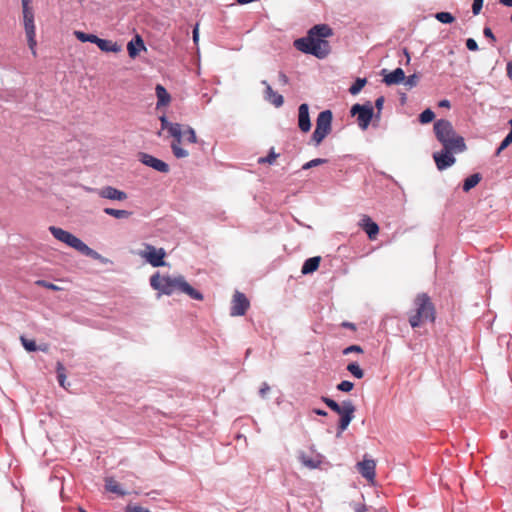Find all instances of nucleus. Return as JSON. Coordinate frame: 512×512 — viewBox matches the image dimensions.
<instances>
[{"label": "nucleus", "instance_id": "nucleus-44", "mask_svg": "<svg viewBox=\"0 0 512 512\" xmlns=\"http://www.w3.org/2000/svg\"><path fill=\"white\" fill-rule=\"evenodd\" d=\"M36 283L38 285L43 286V287H45L47 289H50V290H58L59 289L58 286H56L55 284H53L51 282H47L45 280H38Z\"/></svg>", "mask_w": 512, "mask_h": 512}, {"label": "nucleus", "instance_id": "nucleus-11", "mask_svg": "<svg viewBox=\"0 0 512 512\" xmlns=\"http://www.w3.org/2000/svg\"><path fill=\"white\" fill-rule=\"evenodd\" d=\"M167 131L169 135L174 138V141L171 143L173 155L178 159L188 157V151L180 146L184 131L182 130V125L179 123H173Z\"/></svg>", "mask_w": 512, "mask_h": 512}, {"label": "nucleus", "instance_id": "nucleus-57", "mask_svg": "<svg viewBox=\"0 0 512 512\" xmlns=\"http://www.w3.org/2000/svg\"><path fill=\"white\" fill-rule=\"evenodd\" d=\"M499 2L507 7H512V0H499Z\"/></svg>", "mask_w": 512, "mask_h": 512}, {"label": "nucleus", "instance_id": "nucleus-16", "mask_svg": "<svg viewBox=\"0 0 512 512\" xmlns=\"http://www.w3.org/2000/svg\"><path fill=\"white\" fill-rule=\"evenodd\" d=\"M250 303L245 294L236 291L233 300H232V306L230 310L231 316H243L247 309L249 308Z\"/></svg>", "mask_w": 512, "mask_h": 512}, {"label": "nucleus", "instance_id": "nucleus-5", "mask_svg": "<svg viewBox=\"0 0 512 512\" xmlns=\"http://www.w3.org/2000/svg\"><path fill=\"white\" fill-rule=\"evenodd\" d=\"M48 229L55 239L65 243L67 246L75 249L82 255L90 257L94 260H99L102 263H105L107 261L101 254H99L94 249L90 248L80 238L76 237L72 233L56 226H50Z\"/></svg>", "mask_w": 512, "mask_h": 512}, {"label": "nucleus", "instance_id": "nucleus-37", "mask_svg": "<svg viewBox=\"0 0 512 512\" xmlns=\"http://www.w3.org/2000/svg\"><path fill=\"white\" fill-rule=\"evenodd\" d=\"M325 162H326V159H321V158L312 159V160L308 161L307 163H305L302 166V169L303 170H308L310 168L319 166V165H321V164H323Z\"/></svg>", "mask_w": 512, "mask_h": 512}, {"label": "nucleus", "instance_id": "nucleus-9", "mask_svg": "<svg viewBox=\"0 0 512 512\" xmlns=\"http://www.w3.org/2000/svg\"><path fill=\"white\" fill-rule=\"evenodd\" d=\"M22 10H23V20L25 32L28 40L29 48L32 50L33 54H35V25H34V12L30 7L31 0H21Z\"/></svg>", "mask_w": 512, "mask_h": 512}, {"label": "nucleus", "instance_id": "nucleus-60", "mask_svg": "<svg viewBox=\"0 0 512 512\" xmlns=\"http://www.w3.org/2000/svg\"><path fill=\"white\" fill-rule=\"evenodd\" d=\"M342 326L345 328L352 329V322L345 321L342 323Z\"/></svg>", "mask_w": 512, "mask_h": 512}, {"label": "nucleus", "instance_id": "nucleus-51", "mask_svg": "<svg viewBox=\"0 0 512 512\" xmlns=\"http://www.w3.org/2000/svg\"><path fill=\"white\" fill-rule=\"evenodd\" d=\"M363 375V370L360 368L359 365L354 363V377L360 379L363 377Z\"/></svg>", "mask_w": 512, "mask_h": 512}, {"label": "nucleus", "instance_id": "nucleus-56", "mask_svg": "<svg viewBox=\"0 0 512 512\" xmlns=\"http://www.w3.org/2000/svg\"><path fill=\"white\" fill-rule=\"evenodd\" d=\"M313 412L317 415H320V416H326L327 413L326 411L322 410V409H314Z\"/></svg>", "mask_w": 512, "mask_h": 512}, {"label": "nucleus", "instance_id": "nucleus-43", "mask_svg": "<svg viewBox=\"0 0 512 512\" xmlns=\"http://www.w3.org/2000/svg\"><path fill=\"white\" fill-rule=\"evenodd\" d=\"M160 122H161V129L162 130H168L169 127H171L173 125L172 122H170L167 117L165 115H162L160 118H159Z\"/></svg>", "mask_w": 512, "mask_h": 512}, {"label": "nucleus", "instance_id": "nucleus-52", "mask_svg": "<svg viewBox=\"0 0 512 512\" xmlns=\"http://www.w3.org/2000/svg\"><path fill=\"white\" fill-rule=\"evenodd\" d=\"M199 40V31H198V24L193 29V41L197 43Z\"/></svg>", "mask_w": 512, "mask_h": 512}, {"label": "nucleus", "instance_id": "nucleus-26", "mask_svg": "<svg viewBox=\"0 0 512 512\" xmlns=\"http://www.w3.org/2000/svg\"><path fill=\"white\" fill-rule=\"evenodd\" d=\"M155 92L157 96V107L166 106L170 103V94L162 85L158 84L155 88Z\"/></svg>", "mask_w": 512, "mask_h": 512}, {"label": "nucleus", "instance_id": "nucleus-33", "mask_svg": "<svg viewBox=\"0 0 512 512\" xmlns=\"http://www.w3.org/2000/svg\"><path fill=\"white\" fill-rule=\"evenodd\" d=\"M435 117L434 112L431 109H425L420 115H419V121L422 124H427L431 121H433Z\"/></svg>", "mask_w": 512, "mask_h": 512}, {"label": "nucleus", "instance_id": "nucleus-45", "mask_svg": "<svg viewBox=\"0 0 512 512\" xmlns=\"http://www.w3.org/2000/svg\"><path fill=\"white\" fill-rule=\"evenodd\" d=\"M466 47L470 51H477L478 50V44L473 38H468L466 40Z\"/></svg>", "mask_w": 512, "mask_h": 512}, {"label": "nucleus", "instance_id": "nucleus-1", "mask_svg": "<svg viewBox=\"0 0 512 512\" xmlns=\"http://www.w3.org/2000/svg\"><path fill=\"white\" fill-rule=\"evenodd\" d=\"M332 34V29L327 24L314 25L305 37L294 41V47L305 54L324 59L330 53V45L326 38Z\"/></svg>", "mask_w": 512, "mask_h": 512}, {"label": "nucleus", "instance_id": "nucleus-42", "mask_svg": "<svg viewBox=\"0 0 512 512\" xmlns=\"http://www.w3.org/2000/svg\"><path fill=\"white\" fill-rule=\"evenodd\" d=\"M337 388L340 390V391H344V392H349L352 390V382L351 381H348V380H344L342 381L338 386Z\"/></svg>", "mask_w": 512, "mask_h": 512}, {"label": "nucleus", "instance_id": "nucleus-58", "mask_svg": "<svg viewBox=\"0 0 512 512\" xmlns=\"http://www.w3.org/2000/svg\"><path fill=\"white\" fill-rule=\"evenodd\" d=\"M440 107H450V102L448 100H441L439 102Z\"/></svg>", "mask_w": 512, "mask_h": 512}, {"label": "nucleus", "instance_id": "nucleus-4", "mask_svg": "<svg viewBox=\"0 0 512 512\" xmlns=\"http://www.w3.org/2000/svg\"><path fill=\"white\" fill-rule=\"evenodd\" d=\"M434 133L443 148L452 149V152L461 153L466 150L464 138L458 135L452 123L446 119H439L434 123Z\"/></svg>", "mask_w": 512, "mask_h": 512}, {"label": "nucleus", "instance_id": "nucleus-19", "mask_svg": "<svg viewBox=\"0 0 512 512\" xmlns=\"http://www.w3.org/2000/svg\"><path fill=\"white\" fill-rule=\"evenodd\" d=\"M298 127L302 132H308L311 129L309 106L307 103H302L298 107Z\"/></svg>", "mask_w": 512, "mask_h": 512}, {"label": "nucleus", "instance_id": "nucleus-61", "mask_svg": "<svg viewBox=\"0 0 512 512\" xmlns=\"http://www.w3.org/2000/svg\"><path fill=\"white\" fill-rule=\"evenodd\" d=\"M346 369L352 373V369H353V366H352V362L348 363L347 366H346Z\"/></svg>", "mask_w": 512, "mask_h": 512}, {"label": "nucleus", "instance_id": "nucleus-48", "mask_svg": "<svg viewBox=\"0 0 512 512\" xmlns=\"http://www.w3.org/2000/svg\"><path fill=\"white\" fill-rule=\"evenodd\" d=\"M483 34H484L485 37L489 38L491 41H493V42L496 41V38H495L492 30L489 27H485L483 29Z\"/></svg>", "mask_w": 512, "mask_h": 512}, {"label": "nucleus", "instance_id": "nucleus-18", "mask_svg": "<svg viewBox=\"0 0 512 512\" xmlns=\"http://www.w3.org/2000/svg\"><path fill=\"white\" fill-rule=\"evenodd\" d=\"M261 84L265 86L264 95H263L264 100L267 101L268 103L272 104L276 108L283 106V104H284L283 96L278 94L277 92H275L272 89L271 85L266 80H262Z\"/></svg>", "mask_w": 512, "mask_h": 512}, {"label": "nucleus", "instance_id": "nucleus-12", "mask_svg": "<svg viewBox=\"0 0 512 512\" xmlns=\"http://www.w3.org/2000/svg\"><path fill=\"white\" fill-rule=\"evenodd\" d=\"M354 115H357L359 127L362 130H366L373 117H375L371 102H367L363 105L354 104Z\"/></svg>", "mask_w": 512, "mask_h": 512}, {"label": "nucleus", "instance_id": "nucleus-49", "mask_svg": "<svg viewBox=\"0 0 512 512\" xmlns=\"http://www.w3.org/2000/svg\"><path fill=\"white\" fill-rule=\"evenodd\" d=\"M511 143L508 139L504 138L501 142L500 146L498 147L496 151V155H499L505 148H507Z\"/></svg>", "mask_w": 512, "mask_h": 512}, {"label": "nucleus", "instance_id": "nucleus-14", "mask_svg": "<svg viewBox=\"0 0 512 512\" xmlns=\"http://www.w3.org/2000/svg\"><path fill=\"white\" fill-rule=\"evenodd\" d=\"M146 250L147 251L142 254V257L153 267H161L166 264L164 261L166 253L163 248L156 249L154 246L147 244Z\"/></svg>", "mask_w": 512, "mask_h": 512}, {"label": "nucleus", "instance_id": "nucleus-22", "mask_svg": "<svg viewBox=\"0 0 512 512\" xmlns=\"http://www.w3.org/2000/svg\"><path fill=\"white\" fill-rule=\"evenodd\" d=\"M405 80V73L402 68H396L395 70L384 74L383 81L387 85H397L403 83Z\"/></svg>", "mask_w": 512, "mask_h": 512}, {"label": "nucleus", "instance_id": "nucleus-23", "mask_svg": "<svg viewBox=\"0 0 512 512\" xmlns=\"http://www.w3.org/2000/svg\"><path fill=\"white\" fill-rule=\"evenodd\" d=\"M320 261V256H314L306 259L302 265L301 273L303 275H308L315 272L319 267Z\"/></svg>", "mask_w": 512, "mask_h": 512}, {"label": "nucleus", "instance_id": "nucleus-41", "mask_svg": "<svg viewBox=\"0 0 512 512\" xmlns=\"http://www.w3.org/2000/svg\"><path fill=\"white\" fill-rule=\"evenodd\" d=\"M484 0H473L472 12L474 15H478L483 7Z\"/></svg>", "mask_w": 512, "mask_h": 512}, {"label": "nucleus", "instance_id": "nucleus-39", "mask_svg": "<svg viewBox=\"0 0 512 512\" xmlns=\"http://www.w3.org/2000/svg\"><path fill=\"white\" fill-rule=\"evenodd\" d=\"M365 84H366L365 78H357L354 81V95L357 94L358 92H360Z\"/></svg>", "mask_w": 512, "mask_h": 512}, {"label": "nucleus", "instance_id": "nucleus-31", "mask_svg": "<svg viewBox=\"0 0 512 512\" xmlns=\"http://www.w3.org/2000/svg\"><path fill=\"white\" fill-rule=\"evenodd\" d=\"M435 18L439 22L444 23V24H450L455 20L454 16L449 12H438L435 15Z\"/></svg>", "mask_w": 512, "mask_h": 512}, {"label": "nucleus", "instance_id": "nucleus-6", "mask_svg": "<svg viewBox=\"0 0 512 512\" xmlns=\"http://www.w3.org/2000/svg\"><path fill=\"white\" fill-rule=\"evenodd\" d=\"M415 313L409 317L411 327L416 328L425 321L433 322L435 319L434 306L425 293L419 294L414 301Z\"/></svg>", "mask_w": 512, "mask_h": 512}, {"label": "nucleus", "instance_id": "nucleus-17", "mask_svg": "<svg viewBox=\"0 0 512 512\" xmlns=\"http://www.w3.org/2000/svg\"><path fill=\"white\" fill-rule=\"evenodd\" d=\"M139 160L141 161L142 164L151 167L158 172L168 173L170 171V167L166 162L150 154L140 153Z\"/></svg>", "mask_w": 512, "mask_h": 512}, {"label": "nucleus", "instance_id": "nucleus-10", "mask_svg": "<svg viewBox=\"0 0 512 512\" xmlns=\"http://www.w3.org/2000/svg\"><path fill=\"white\" fill-rule=\"evenodd\" d=\"M356 469L359 474L371 486L376 483V460L369 454H364L363 458L356 463Z\"/></svg>", "mask_w": 512, "mask_h": 512}, {"label": "nucleus", "instance_id": "nucleus-59", "mask_svg": "<svg viewBox=\"0 0 512 512\" xmlns=\"http://www.w3.org/2000/svg\"><path fill=\"white\" fill-rule=\"evenodd\" d=\"M352 353V345L346 347L344 350H343V354L344 355H348V354H351Z\"/></svg>", "mask_w": 512, "mask_h": 512}, {"label": "nucleus", "instance_id": "nucleus-40", "mask_svg": "<svg viewBox=\"0 0 512 512\" xmlns=\"http://www.w3.org/2000/svg\"><path fill=\"white\" fill-rule=\"evenodd\" d=\"M126 512H151L149 509L139 505H128Z\"/></svg>", "mask_w": 512, "mask_h": 512}, {"label": "nucleus", "instance_id": "nucleus-20", "mask_svg": "<svg viewBox=\"0 0 512 512\" xmlns=\"http://www.w3.org/2000/svg\"><path fill=\"white\" fill-rule=\"evenodd\" d=\"M359 226L368 235L370 240L376 239L379 233V226L369 216L364 215L359 222Z\"/></svg>", "mask_w": 512, "mask_h": 512}, {"label": "nucleus", "instance_id": "nucleus-53", "mask_svg": "<svg viewBox=\"0 0 512 512\" xmlns=\"http://www.w3.org/2000/svg\"><path fill=\"white\" fill-rule=\"evenodd\" d=\"M507 76L512 80V61L507 63Z\"/></svg>", "mask_w": 512, "mask_h": 512}, {"label": "nucleus", "instance_id": "nucleus-30", "mask_svg": "<svg viewBox=\"0 0 512 512\" xmlns=\"http://www.w3.org/2000/svg\"><path fill=\"white\" fill-rule=\"evenodd\" d=\"M300 461H301V463H302L304 466H306V467H308V468H310V469H315V468H317V467L319 466V464H320V461L315 460V459H313V458H310V457H308V456H307V455H305V454H301V456H300Z\"/></svg>", "mask_w": 512, "mask_h": 512}, {"label": "nucleus", "instance_id": "nucleus-54", "mask_svg": "<svg viewBox=\"0 0 512 512\" xmlns=\"http://www.w3.org/2000/svg\"><path fill=\"white\" fill-rule=\"evenodd\" d=\"M509 124L511 126V129L505 138L508 139L510 143H512V119L509 121Z\"/></svg>", "mask_w": 512, "mask_h": 512}, {"label": "nucleus", "instance_id": "nucleus-29", "mask_svg": "<svg viewBox=\"0 0 512 512\" xmlns=\"http://www.w3.org/2000/svg\"><path fill=\"white\" fill-rule=\"evenodd\" d=\"M74 35L79 41H81L83 43L90 42V43L95 44L98 39V36H96L94 34H88V33L82 32V31H75Z\"/></svg>", "mask_w": 512, "mask_h": 512}, {"label": "nucleus", "instance_id": "nucleus-64", "mask_svg": "<svg viewBox=\"0 0 512 512\" xmlns=\"http://www.w3.org/2000/svg\"><path fill=\"white\" fill-rule=\"evenodd\" d=\"M81 512H87V511L81 509Z\"/></svg>", "mask_w": 512, "mask_h": 512}, {"label": "nucleus", "instance_id": "nucleus-7", "mask_svg": "<svg viewBox=\"0 0 512 512\" xmlns=\"http://www.w3.org/2000/svg\"><path fill=\"white\" fill-rule=\"evenodd\" d=\"M322 400L331 410L340 416L337 432V437H339L342 432L347 429L352 420V402L347 401L340 405L328 397H323Z\"/></svg>", "mask_w": 512, "mask_h": 512}, {"label": "nucleus", "instance_id": "nucleus-38", "mask_svg": "<svg viewBox=\"0 0 512 512\" xmlns=\"http://www.w3.org/2000/svg\"><path fill=\"white\" fill-rule=\"evenodd\" d=\"M384 97L383 96H379L376 100H375V107L377 109V113L375 114V119L376 120H379L380 119V115H381V111L383 109V105H384Z\"/></svg>", "mask_w": 512, "mask_h": 512}, {"label": "nucleus", "instance_id": "nucleus-50", "mask_svg": "<svg viewBox=\"0 0 512 512\" xmlns=\"http://www.w3.org/2000/svg\"><path fill=\"white\" fill-rule=\"evenodd\" d=\"M278 81L282 85H287L289 83V78L287 77V75L285 73L279 72Z\"/></svg>", "mask_w": 512, "mask_h": 512}, {"label": "nucleus", "instance_id": "nucleus-34", "mask_svg": "<svg viewBox=\"0 0 512 512\" xmlns=\"http://www.w3.org/2000/svg\"><path fill=\"white\" fill-rule=\"evenodd\" d=\"M183 135L186 136V140L189 143H197L198 141L196 132L191 126H186Z\"/></svg>", "mask_w": 512, "mask_h": 512}, {"label": "nucleus", "instance_id": "nucleus-3", "mask_svg": "<svg viewBox=\"0 0 512 512\" xmlns=\"http://www.w3.org/2000/svg\"><path fill=\"white\" fill-rule=\"evenodd\" d=\"M150 285L154 290L159 291L160 294L170 296L176 292H181L194 300L200 301L203 299L202 293L194 289L182 275L176 277L169 275L161 276L156 272L150 277Z\"/></svg>", "mask_w": 512, "mask_h": 512}, {"label": "nucleus", "instance_id": "nucleus-47", "mask_svg": "<svg viewBox=\"0 0 512 512\" xmlns=\"http://www.w3.org/2000/svg\"><path fill=\"white\" fill-rule=\"evenodd\" d=\"M278 155L273 151L270 152L265 158L260 159V162L273 163Z\"/></svg>", "mask_w": 512, "mask_h": 512}, {"label": "nucleus", "instance_id": "nucleus-28", "mask_svg": "<svg viewBox=\"0 0 512 512\" xmlns=\"http://www.w3.org/2000/svg\"><path fill=\"white\" fill-rule=\"evenodd\" d=\"M481 180V176L478 173L472 174L464 180L463 191L468 192L474 188Z\"/></svg>", "mask_w": 512, "mask_h": 512}, {"label": "nucleus", "instance_id": "nucleus-55", "mask_svg": "<svg viewBox=\"0 0 512 512\" xmlns=\"http://www.w3.org/2000/svg\"><path fill=\"white\" fill-rule=\"evenodd\" d=\"M356 512H369V509L365 505H361L356 508Z\"/></svg>", "mask_w": 512, "mask_h": 512}, {"label": "nucleus", "instance_id": "nucleus-46", "mask_svg": "<svg viewBox=\"0 0 512 512\" xmlns=\"http://www.w3.org/2000/svg\"><path fill=\"white\" fill-rule=\"evenodd\" d=\"M270 391V386L268 383L264 382L262 383L261 388L259 389V395L261 398H266L267 393Z\"/></svg>", "mask_w": 512, "mask_h": 512}, {"label": "nucleus", "instance_id": "nucleus-27", "mask_svg": "<svg viewBox=\"0 0 512 512\" xmlns=\"http://www.w3.org/2000/svg\"><path fill=\"white\" fill-rule=\"evenodd\" d=\"M103 212L116 219H128L132 215L131 211L114 208H104Z\"/></svg>", "mask_w": 512, "mask_h": 512}, {"label": "nucleus", "instance_id": "nucleus-35", "mask_svg": "<svg viewBox=\"0 0 512 512\" xmlns=\"http://www.w3.org/2000/svg\"><path fill=\"white\" fill-rule=\"evenodd\" d=\"M419 82V77L416 74L409 75L408 77H405V80L403 81L404 85L408 87L409 89L417 86Z\"/></svg>", "mask_w": 512, "mask_h": 512}, {"label": "nucleus", "instance_id": "nucleus-24", "mask_svg": "<svg viewBox=\"0 0 512 512\" xmlns=\"http://www.w3.org/2000/svg\"><path fill=\"white\" fill-rule=\"evenodd\" d=\"M105 489L108 492L117 494L118 496H125L128 494V492L125 491L113 477L105 478Z\"/></svg>", "mask_w": 512, "mask_h": 512}, {"label": "nucleus", "instance_id": "nucleus-63", "mask_svg": "<svg viewBox=\"0 0 512 512\" xmlns=\"http://www.w3.org/2000/svg\"><path fill=\"white\" fill-rule=\"evenodd\" d=\"M348 92L352 94V85L348 88Z\"/></svg>", "mask_w": 512, "mask_h": 512}, {"label": "nucleus", "instance_id": "nucleus-8", "mask_svg": "<svg viewBox=\"0 0 512 512\" xmlns=\"http://www.w3.org/2000/svg\"><path fill=\"white\" fill-rule=\"evenodd\" d=\"M333 115L330 110H324L318 114L316 128L311 136V141L317 146L331 132Z\"/></svg>", "mask_w": 512, "mask_h": 512}, {"label": "nucleus", "instance_id": "nucleus-25", "mask_svg": "<svg viewBox=\"0 0 512 512\" xmlns=\"http://www.w3.org/2000/svg\"><path fill=\"white\" fill-rule=\"evenodd\" d=\"M95 44L103 52L117 53V52L121 51V46H119L116 42H113L111 40H106V39H102V38L98 37Z\"/></svg>", "mask_w": 512, "mask_h": 512}, {"label": "nucleus", "instance_id": "nucleus-32", "mask_svg": "<svg viewBox=\"0 0 512 512\" xmlns=\"http://www.w3.org/2000/svg\"><path fill=\"white\" fill-rule=\"evenodd\" d=\"M56 372H57V379H58L59 385L62 387H65L66 375H65V367L63 366L62 363H60V362L57 363Z\"/></svg>", "mask_w": 512, "mask_h": 512}, {"label": "nucleus", "instance_id": "nucleus-62", "mask_svg": "<svg viewBox=\"0 0 512 512\" xmlns=\"http://www.w3.org/2000/svg\"><path fill=\"white\" fill-rule=\"evenodd\" d=\"M354 352L360 353L362 352V349L360 346L354 345Z\"/></svg>", "mask_w": 512, "mask_h": 512}, {"label": "nucleus", "instance_id": "nucleus-15", "mask_svg": "<svg viewBox=\"0 0 512 512\" xmlns=\"http://www.w3.org/2000/svg\"><path fill=\"white\" fill-rule=\"evenodd\" d=\"M89 191L96 192L99 197L114 201H125L128 196L127 193L119 190L113 186H104L100 189H89Z\"/></svg>", "mask_w": 512, "mask_h": 512}, {"label": "nucleus", "instance_id": "nucleus-13", "mask_svg": "<svg viewBox=\"0 0 512 512\" xmlns=\"http://www.w3.org/2000/svg\"><path fill=\"white\" fill-rule=\"evenodd\" d=\"M456 152H452V149L443 148L441 151L433 153V159L435 161L436 167L438 170L443 171L451 166H453L456 162V158L454 157Z\"/></svg>", "mask_w": 512, "mask_h": 512}, {"label": "nucleus", "instance_id": "nucleus-21", "mask_svg": "<svg viewBox=\"0 0 512 512\" xmlns=\"http://www.w3.org/2000/svg\"><path fill=\"white\" fill-rule=\"evenodd\" d=\"M128 54L131 58H136L141 50H146L142 37L138 34L127 44Z\"/></svg>", "mask_w": 512, "mask_h": 512}, {"label": "nucleus", "instance_id": "nucleus-2", "mask_svg": "<svg viewBox=\"0 0 512 512\" xmlns=\"http://www.w3.org/2000/svg\"><path fill=\"white\" fill-rule=\"evenodd\" d=\"M332 34V29L327 24L314 25L305 37L294 41V47L305 54L324 59L330 53V45L326 38Z\"/></svg>", "mask_w": 512, "mask_h": 512}, {"label": "nucleus", "instance_id": "nucleus-36", "mask_svg": "<svg viewBox=\"0 0 512 512\" xmlns=\"http://www.w3.org/2000/svg\"><path fill=\"white\" fill-rule=\"evenodd\" d=\"M21 342H22L23 347L27 351L34 352L37 350V345L34 340H29V339H26L25 337H21Z\"/></svg>", "mask_w": 512, "mask_h": 512}]
</instances>
